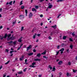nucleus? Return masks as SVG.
Here are the masks:
<instances>
[{"label": "nucleus", "instance_id": "27", "mask_svg": "<svg viewBox=\"0 0 77 77\" xmlns=\"http://www.w3.org/2000/svg\"><path fill=\"white\" fill-rule=\"evenodd\" d=\"M43 58H45V59H46V60H47V59H48V57H46V56H44Z\"/></svg>", "mask_w": 77, "mask_h": 77}, {"label": "nucleus", "instance_id": "36", "mask_svg": "<svg viewBox=\"0 0 77 77\" xmlns=\"http://www.w3.org/2000/svg\"><path fill=\"white\" fill-rule=\"evenodd\" d=\"M72 36H75V34L74 33H72Z\"/></svg>", "mask_w": 77, "mask_h": 77}, {"label": "nucleus", "instance_id": "16", "mask_svg": "<svg viewBox=\"0 0 77 77\" xmlns=\"http://www.w3.org/2000/svg\"><path fill=\"white\" fill-rule=\"evenodd\" d=\"M7 40V41H10V40H11V37L10 38L9 37H8Z\"/></svg>", "mask_w": 77, "mask_h": 77}, {"label": "nucleus", "instance_id": "44", "mask_svg": "<svg viewBox=\"0 0 77 77\" xmlns=\"http://www.w3.org/2000/svg\"><path fill=\"white\" fill-rule=\"evenodd\" d=\"M11 36V34H9L8 35V37H10Z\"/></svg>", "mask_w": 77, "mask_h": 77}, {"label": "nucleus", "instance_id": "61", "mask_svg": "<svg viewBox=\"0 0 77 77\" xmlns=\"http://www.w3.org/2000/svg\"><path fill=\"white\" fill-rule=\"evenodd\" d=\"M40 0V2H43V1H44V0Z\"/></svg>", "mask_w": 77, "mask_h": 77}, {"label": "nucleus", "instance_id": "20", "mask_svg": "<svg viewBox=\"0 0 77 77\" xmlns=\"http://www.w3.org/2000/svg\"><path fill=\"white\" fill-rule=\"evenodd\" d=\"M69 40L70 41H71V42H72V41H73V39H72V38H69Z\"/></svg>", "mask_w": 77, "mask_h": 77}, {"label": "nucleus", "instance_id": "14", "mask_svg": "<svg viewBox=\"0 0 77 77\" xmlns=\"http://www.w3.org/2000/svg\"><path fill=\"white\" fill-rule=\"evenodd\" d=\"M62 61H60L58 63V64H59V65H61V64H62Z\"/></svg>", "mask_w": 77, "mask_h": 77}, {"label": "nucleus", "instance_id": "51", "mask_svg": "<svg viewBox=\"0 0 77 77\" xmlns=\"http://www.w3.org/2000/svg\"><path fill=\"white\" fill-rule=\"evenodd\" d=\"M57 54L56 55H58V54H59V52H57Z\"/></svg>", "mask_w": 77, "mask_h": 77}, {"label": "nucleus", "instance_id": "6", "mask_svg": "<svg viewBox=\"0 0 77 77\" xmlns=\"http://www.w3.org/2000/svg\"><path fill=\"white\" fill-rule=\"evenodd\" d=\"M32 15L33 14H32V13L31 12L30 13L29 15V17L30 18H32Z\"/></svg>", "mask_w": 77, "mask_h": 77}, {"label": "nucleus", "instance_id": "21", "mask_svg": "<svg viewBox=\"0 0 77 77\" xmlns=\"http://www.w3.org/2000/svg\"><path fill=\"white\" fill-rule=\"evenodd\" d=\"M67 37L66 36H64L63 38V39H66V38Z\"/></svg>", "mask_w": 77, "mask_h": 77}, {"label": "nucleus", "instance_id": "62", "mask_svg": "<svg viewBox=\"0 0 77 77\" xmlns=\"http://www.w3.org/2000/svg\"><path fill=\"white\" fill-rule=\"evenodd\" d=\"M25 61V62H27V59H26Z\"/></svg>", "mask_w": 77, "mask_h": 77}, {"label": "nucleus", "instance_id": "13", "mask_svg": "<svg viewBox=\"0 0 77 77\" xmlns=\"http://www.w3.org/2000/svg\"><path fill=\"white\" fill-rule=\"evenodd\" d=\"M46 51H47L45 50V51H44L43 52V53H42L41 54H43V55L45 54H46Z\"/></svg>", "mask_w": 77, "mask_h": 77}, {"label": "nucleus", "instance_id": "54", "mask_svg": "<svg viewBox=\"0 0 77 77\" xmlns=\"http://www.w3.org/2000/svg\"><path fill=\"white\" fill-rule=\"evenodd\" d=\"M3 38H4V37H2L0 39H1V40H2V39H3Z\"/></svg>", "mask_w": 77, "mask_h": 77}, {"label": "nucleus", "instance_id": "4", "mask_svg": "<svg viewBox=\"0 0 77 77\" xmlns=\"http://www.w3.org/2000/svg\"><path fill=\"white\" fill-rule=\"evenodd\" d=\"M50 5V3H49V6L48 7V8H49V9H51V8L53 7V5Z\"/></svg>", "mask_w": 77, "mask_h": 77}, {"label": "nucleus", "instance_id": "18", "mask_svg": "<svg viewBox=\"0 0 77 77\" xmlns=\"http://www.w3.org/2000/svg\"><path fill=\"white\" fill-rule=\"evenodd\" d=\"M64 50L65 49H64V48H62L59 51H64Z\"/></svg>", "mask_w": 77, "mask_h": 77}, {"label": "nucleus", "instance_id": "45", "mask_svg": "<svg viewBox=\"0 0 77 77\" xmlns=\"http://www.w3.org/2000/svg\"><path fill=\"white\" fill-rule=\"evenodd\" d=\"M13 52H15V51H10V54H12V53H13Z\"/></svg>", "mask_w": 77, "mask_h": 77}, {"label": "nucleus", "instance_id": "8", "mask_svg": "<svg viewBox=\"0 0 77 77\" xmlns=\"http://www.w3.org/2000/svg\"><path fill=\"white\" fill-rule=\"evenodd\" d=\"M7 37H8V34H7V33H6L5 34L4 38H5V39H6V38Z\"/></svg>", "mask_w": 77, "mask_h": 77}, {"label": "nucleus", "instance_id": "31", "mask_svg": "<svg viewBox=\"0 0 77 77\" xmlns=\"http://www.w3.org/2000/svg\"><path fill=\"white\" fill-rule=\"evenodd\" d=\"M73 72H77V70H74V69H73Z\"/></svg>", "mask_w": 77, "mask_h": 77}, {"label": "nucleus", "instance_id": "41", "mask_svg": "<svg viewBox=\"0 0 77 77\" xmlns=\"http://www.w3.org/2000/svg\"><path fill=\"white\" fill-rule=\"evenodd\" d=\"M24 30V27H23V26H22V27L21 30V31H22V30Z\"/></svg>", "mask_w": 77, "mask_h": 77}, {"label": "nucleus", "instance_id": "39", "mask_svg": "<svg viewBox=\"0 0 77 77\" xmlns=\"http://www.w3.org/2000/svg\"><path fill=\"white\" fill-rule=\"evenodd\" d=\"M70 47L71 48V49H72V47H73V46L72 45H70Z\"/></svg>", "mask_w": 77, "mask_h": 77}, {"label": "nucleus", "instance_id": "17", "mask_svg": "<svg viewBox=\"0 0 77 77\" xmlns=\"http://www.w3.org/2000/svg\"><path fill=\"white\" fill-rule=\"evenodd\" d=\"M32 11H35V12H36L37 11L36 9H35L34 8H33L32 10Z\"/></svg>", "mask_w": 77, "mask_h": 77}, {"label": "nucleus", "instance_id": "11", "mask_svg": "<svg viewBox=\"0 0 77 77\" xmlns=\"http://www.w3.org/2000/svg\"><path fill=\"white\" fill-rule=\"evenodd\" d=\"M34 60L35 61H38V62H40L41 61V59H35Z\"/></svg>", "mask_w": 77, "mask_h": 77}, {"label": "nucleus", "instance_id": "7", "mask_svg": "<svg viewBox=\"0 0 77 77\" xmlns=\"http://www.w3.org/2000/svg\"><path fill=\"white\" fill-rule=\"evenodd\" d=\"M24 59V56H22L21 58H20V61H22L23 60V59Z\"/></svg>", "mask_w": 77, "mask_h": 77}, {"label": "nucleus", "instance_id": "53", "mask_svg": "<svg viewBox=\"0 0 77 77\" xmlns=\"http://www.w3.org/2000/svg\"><path fill=\"white\" fill-rule=\"evenodd\" d=\"M40 17H43V15H42V14H41V15H40Z\"/></svg>", "mask_w": 77, "mask_h": 77}, {"label": "nucleus", "instance_id": "34", "mask_svg": "<svg viewBox=\"0 0 77 77\" xmlns=\"http://www.w3.org/2000/svg\"><path fill=\"white\" fill-rule=\"evenodd\" d=\"M53 33H54V32H51L50 35L51 36H52L53 35Z\"/></svg>", "mask_w": 77, "mask_h": 77}, {"label": "nucleus", "instance_id": "10", "mask_svg": "<svg viewBox=\"0 0 77 77\" xmlns=\"http://www.w3.org/2000/svg\"><path fill=\"white\" fill-rule=\"evenodd\" d=\"M27 54L29 56H32V54H33V53H28Z\"/></svg>", "mask_w": 77, "mask_h": 77}, {"label": "nucleus", "instance_id": "25", "mask_svg": "<svg viewBox=\"0 0 77 77\" xmlns=\"http://www.w3.org/2000/svg\"><path fill=\"white\" fill-rule=\"evenodd\" d=\"M60 46L61 47H65V44H64V43L61 44L60 45Z\"/></svg>", "mask_w": 77, "mask_h": 77}, {"label": "nucleus", "instance_id": "29", "mask_svg": "<svg viewBox=\"0 0 77 77\" xmlns=\"http://www.w3.org/2000/svg\"><path fill=\"white\" fill-rule=\"evenodd\" d=\"M9 62H10V60L8 61L7 63H5V65H7V64H8L9 63Z\"/></svg>", "mask_w": 77, "mask_h": 77}, {"label": "nucleus", "instance_id": "35", "mask_svg": "<svg viewBox=\"0 0 77 77\" xmlns=\"http://www.w3.org/2000/svg\"><path fill=\"white\" fill-rule=\"evenodd\" d=\"M13 42V41H11L10 42H8L7 43H8V44H12V43Z\"/></svg>", "mask_w": 77, "mask_h": 77}, {"label": "nucleus", "instance_id": "37", "mask_svg": "<svg viewBox=\"0 0 77 77\" xmlns=\"http://www.w3.org/2000/svg\"><path fill=\"white\" fill-rule=\"evenodd\" d=\"M26 69H27V68H26L24 69L23 70V71H24V72H26Z\"/></svg>", "mask_w": 77, "mask_h": 77}, {"label": "nucleus", "instance_id": "63", "mask_svg": "<svg viewBox=\"0 0 77 77\" xmlns=\"http://www.w3.org/2000/svg\"><path fill=\"white\" fill-rule=\"evenodd\" d=\"M37 36H38V37L40 36V34H38L37 35Z\"/></svg>", "mask_w": 77, "mask_h": 77}, {"label": "nucleus", "instance_id": "5", "mask_svg": "<svg viewBox=\"0 0 77 77\" xmlns=\"http://www.w3.org/2000/svg\"><path fill=\"white\" fill-rule=\"evenodd\" d=\"M11 40H14V39H16V38L15 37V36H12L11 37Z\"/></svg>", "mask_w": 77, "mask_h": 77}, {"label": "nucleus", "instance_id": "33", "mask_svg": "<svg viewBox=\"0 0 77 77\" xmlns=\"http://www.w3.org/2000/svg\"><path fill=\"white\" fill-rule=\"evenodd\" d=\"M5 52H7V53H8V52H9V50L7 49H6Z\"/></svg>", "mask_w": 77, "mask_h": 77}, {"label": "nucleus", "instance_id": "59", "mask_svg": "<svg viewBox=\"0 0 77 77\" xmlns=\"http://www.w3.org/2000/svg\"><path fill=\"white\" fill-rule=\"evenodd\" d=\"M35 38H36V37L35 36V35H33V38L34 39H35Z\"/></svg>", "mask_w": 77, "mask_h": 77}, {"label": "nucleus", "instance_id": "43", "mask_svg": "<svg viewBox=\"0 0 77 77\" xmlns=\"http://www.w3.org/2000/svg\"><path fill=\"white\" fill-rule=\"evenodd\" d=\"M38 8L39 6H35V8H36V9H38Z\"/></svg>", "mask_w": 77, "mask_h": 77}, {"label": "nucleus", "instance_id": "15", "mask_svg": "<svg viewBox=\"0 0 77 77\" xmlns=\"http://www.w3.org/2000/svg\"><path fill=\"white\" fill-rule=\"evenodd\" d=\"M25 13L26 16H27V13H28V11H27V10H25Z\"/></svg>", "mask_w": 77, "mask_h": 77}, {"label": "nucleus", "instance_id": "47", "mask_svg": "<svg viewBox=\"0 0 77 77\" xmlns=\"http://www.w3.org/2000/svg\"><path fill=\"white\" fill-rule=\"evenodd\" d=\"M57 2H62V0H58L57 1Z\"/></svg>", "mask_w": 77, "mask_h": 77}, {"label": "nucleus", "instance_id": "28", "mask_svg": "<svg viewBox=\"0 0 77 77\" xmlns=\"http://www.w3.org/2000/svg\"><path fill=\"white\" fill-rule=\"evenodd\" d=\"M48 67H49V68L50 69H51V70L52 69V67H51V65H49V66Z\"/></svg>", "mask_w": 77, "mask_h": 77}, {"label": "nucleus", "instance_id": "55", "mask_svg": "<svg viewBox=\"0 0 77 77\" xmlns=\"http://www.w3.org/2000/svg\"><path fill=\"white\" fill-rule=\"evenodd\" d=\"M3 28V26H0V29H2Z\"/></svg>", "mask_w": 77, "mask_h": 77}, {"label": "nucleus", "instance_id": "42", "mask_svg": "<svg viewBox=\"0 0 77 77\" xmlns=\"http://www.w3.org/2000/svg\"><path fill=\"white\" fill-rule=\"evenodd\" d=\"M35 64H36V63H35V62L33 63H32V65H35Z\"/></svg>", "mask_w": 77, "mask_h": 77}, {"label": "nucleus", "instance_id": "58", "mask_svg": "<svg viewBox=\"0 0 77 77\" xmlns=\"http://www.w3.org/2000/svg\"><path fill=\"white\" fill-rule=\"evenodd\" d=\"M38 77H42V75H38Z\"/></svg>", "mask_w": 77, "mask_h": 77}, {"label": "nucleus", "instance_id": "9", "mask_svg": "<svg viewBox=\"0 0 77 77\" xmlns=\"http://www.w3.org/2000/svg\"><path fill=\"white\" fill-rule=\"evenodd\" d=\"M56 27H57V26L56 25L51 26V27H52L53 28H54L55 29H56Z\"/></svg>", "mask_w": 77, "mask_h": 77}, {"label": "nucleus", "instance_id": "40", "mask_svg": "<svg viewBox=\"0 0 77 77\" xmlns=\"http://www.w3.org/2000/svg\"><path fill=\"white\" fill-rule=\"evenodd\" d=\"M21 8L22 9H24V6H21Z\"/></svg>", "mask_w": 77, "mask_h": 77}, {"label": "nucleus", "instance_id": "26", "mask_svg": "<svg viewBox=\"0 0 77 77\" xmlns=\"http://www.w3.org/2000/svg\"><path fill=\"white\" fill-rule=\"evenodd\" d=\"M7 74L6 73H5L3 74V77H5L6 76Z\"/></svg>", "mask_w": 77, "mask_h": 77}, {"label": "nucleus", "instance_id": "1", "mask_svg": "<svg viewBox=\"0 0 77 77\" xmlns=\"http://www.w3.org/2000/svg\"><path fill=\"white\" fill-rule=\"evenodd\" d=\"M19 18L21 20L24 18V16L23 15H21L19 16Z\"/></svg>", "mask_w": 77, "mask_h": 77}, {"label": "nucleus", "instance_id": "22", "mask_svg": "<svg viewBox=\"0 0 77 77\" xmlns=\"http://www.w3.org/2000/svg\"><path fill=\"white\" fill-rule=\"evenodd\" d=\"M17 41H15L13 42V44L14 45H15L17 44Z\"/></svg>", "mask_w": 77, "mask_h": 77}, {"label": "nucleus", "instance_id": "32", "mask_svg": "<svg viewBox=\"0 0 77 77\" xmlns=\"http://www.w3.org/2000/svg\"><path fill=\"white\" fill-rule=\"evenodd\" d=\"M52 71H55V70H56V68L55 67H53V68Z\"/></svg>", "mask_w": 77, "mask_h": 77}, {"label": "nucleus", "instance_id": "60", "mask_svg": "<svg viewBox=\"0 0 77 77\" xmlns=\"http://www.w3.org/2000/svg\"><path fill=\"white\" fill-rule=\"evenodd\" d=\"M59 74H60V75H62V73L60 72L59 73Z\"/></svg>", "mask_w": 77, "mask_h": 77}, {"label": "nucleus", "instance_id": "49", "mask_svg": "<svg viewBox=\"0 0 77 77\" xmlns=\"http://www.w3.org/2000/svg\"><path fill=\"white\" fill-rule=\"evenodd\" d=\"M21 49V47H20L18 48L17 49V50H20V49Z\"/></svg>", "mask_w": 77, "mask_h": 77}, {"label": "nucleus", "instance_id": "23", "mask_svg": "<svg viewBox=\"0 0 77 77\" xmlns=\"http://www.w3.org/2000/svg\"><path fill=\"white\" fill-rule=\"evenodd\" d=\"M29 67H32V68H35V67H36V66H32V65H31L29 66Z\"/></svg>", "mask_w": 77, "mask_h": 77}, {"label": "nucleus", "instance_id": "2", "mask_svg": "<svg viewBox=\"0 0 77 77\" xmlns=\"http://www.w3.org/2000/svg\"><path fill=\"white\" fill-rule=\"evenodd\" d=\"M32 48V45H30L29 46V47H27V51H28L29 49H30Z\"/></svg>", "mask_w": 77, "mask_h": 77}, {"label": "nucleus", "instance_id": "48", "mask_svg": "<svg viewBox=\"0 0 77 77\" xmlns=\"http://www.w3.org/2000/svg\"><path fill=\"white\" fill-rule=\"evenodd\" d=\"M67 76H69V73H68V72H67Z\"/></svg>", "mask_w": 77, "mask_h": 77}, {"label": "nucleus", "instance_id": "64", "mask_svg": "<svg viewBox=\"0 0 77 77\" xmlns=\"http://www.w3.org/2000/svg\"><path fill=\"white\" fill-rule=\"evenodd\" d=\"M13 54H12L11 55H10V56L12 57L13 56Z\"/></svg>", "mask_w": 77, "mask_h": 77}, {"label": "nucleus", "instance_id": "38", "mask_svg": "<svg viewBox=\"0 0 77 77\" xmlns=\"http://www.w3.org/2000/svg\"><path fill=\"white\" fill-rule=\"evenodd\" d=\"M20 5H23V1H22L20 2Z\"/></svg>", "mask_w": 77, "mask_h": 77}, {"label": "nucleus", "instance_id": "12", "mask_svg": "<svg viewBox=\"0 0 77 77\" xmlns=\"http://www.w3.org/2000/svg\"><path fill=\"white\" fill-rule=\"evenodd\" d=\"M41 54L40 53H39V54H37L36 56L37 57H40V56H41Z\"/></svg>", "mask_w": 77, "mask_h": 77}, {"label": "nucleus", "instance_id": "30", "mask_svg": "<svg viewBox=\"0 0 77 77\" xmlns=\"http://www.w3.org/2000/svg\"><path fill=\"white\" fill-rule=\"evenodd\" d=\"M12 2H13L12 1L10 2L9 3V5H12Z\"/></svg>", "mask_w": 77, "mask_h": 77}, {"label": "nucleus", "instance_id": "56", "mask_svg": "<svg viewBox=\"0 0 77 77\" xmlns=\"http://www.w3.org/2000/svg\"><path fill=\"white\" fill-rule=\"evenodd\" d=\"M48 38L49 39H51V37L50 36H49L48 37Z\"/></svg>", "mask_w": 77, "mask_h": 77}, {"label": "nucleus", "instance_id": "46", "mask_svg": "<svg viewBox=\"0 0 77 77\" xmlns=\"http://www.w3.org/2000/svg\"><path fill=\"white\" fill-rule=\"evenodd\" d=\"M57 49H59L60 48V45H59L57 46Z\"/></svg>", "mask_w": 77, "mask_h": 77}, {"label": "nucleus", "instance_id": "57", "mask_svg": "<svg viewBox=\"0 0 77 77\" xmlns=\"http://www.w3.org/2000/svg\"><path fill=\"white\" fill-rule=\"evenodd\" d=\"M33 52H36V51L35 50V49H34L33 50Z\"/></svg>", "mask_w": 77, "mask_h": 77}, {"label": "nucleus", "instance_id": "24", "mask_svg": "<svg viewBox=\"0 0 77 77\" xmlns=\"http://www.w3.org/2000/svg\"><path fill=\"white\" fill-rule=\"evenodd\" d=\"M18 74H23V72L22 71H21L20 72H18Z\"/></svg>", "mask_w": 77, "mask_h": 77}, {"label": "nucleus", "instance_id": "3", "mask_svg": "<svg viewBox=\"0 0 77 77\" xmlns=\"http://www.w3.org/2000/svg\"><path fill=\"white\" fill-rule=\"evenodd\" d=\"M22 38H23V37H21L18 40V41L19 42H22Z\"/></svg>", "mask_w": 77, "mask_h": 77}, {"label": "nucleus", "instance_id": "52", "mask_svg": "<svg viewBox=\"0 0 77 77\" xmlns=\"http://www.w3.org/2000/svg\"><path fill=\"white\" fill-rule=\"evenodd\" d=\"M68 65H71V62H69L68 63Z\"/></svg>", "mask_w": 77, "mask_h": 77}, {"label": "nucleus", "instance_id": "50", "mask_svg": "<svg viewBox=\"0 0 77 77\" xmlns=\"http://www.w3.org/2000/svg\"><path fill=\"white\" fill-rule=\"evenodd\" d=\"M2 68H3V66H0V70L1 69H2Z\"/></svg>", "mask_w": 77, "mask_h": 77}, {"label": "nucleus", "instance_id": "19", "mask_svg": "<svg viewBox=\"0 0 77 77\" xmlns=\"http://www.w3.org/2000/svg\"><path fill=\"white\" fill-rule=\"evenodd\" d=\"M15 23H16V20H15V21L14 20H13V25H14V24H15Z\"/></svg>", "mask_w": 77, "mask_h": 77}]
</instances>
